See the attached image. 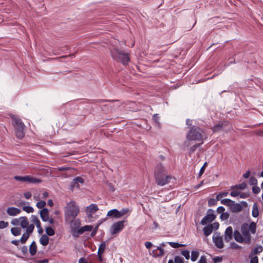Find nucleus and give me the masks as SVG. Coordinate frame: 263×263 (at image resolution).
I'll return each mask as SVG.
<instances>
[{
  "label": "nucleus",
  "instance_id": "nucleus-7",
  "mask_svg": "<svg viewBox=\"0 0 263 263\" xmlns=\"http://www.w3.org/2000/svg\"><path fill=\"white\" fill-rule=\"evenodd\" d=\"M221 203L229 206L231 210L233 212H240L243 206H247V203L245 201H242L240 203H236L229 198H225L222 200Z\"/></svg>",
  "mask_w": 263,
  "mask_h": 263
},
{
  "label": "nucleus",
  "instance_id": "nucleus-21",
  "mask_svg": "<svg viewBox=\"0 0 263 263\" xmlns=\"http://www.w3.org/2000/svg\"><path fill=\"white\" fill-rule=\"evenodd\" d=\"M227 125L226 121H220L215 124L212 127V130L213 133H217L222 130L223 126Z\"/></svg>",
  "mask_w": 263,
  "mask_h": 263
},
{
  "label": "nucleus",
  "instance_id": "nucleus-30",
  "mask_svg": "<svg viewBox=\"0 0 263 263\" xmlns=\"http://www.w3.org/2000/svg\"><path fill=\"white\" fill-rule=\"evenodd\" d=\"M258 210L256 203H254L252 208V215L254 217H257L258 216Z\"/></svg>",
  "mask_w": 263,
  "mask_h": 263
},
{
  "label": "nucleus",
  "instance_id": "nucleus-61",
  "mask_svg": "<svg viewBox=\"0 0 263 263\" xmlns=\"http://www.w3.org/2000/svg\"><path fill=\"white\" fill-rule=\"evenodd\" d=\"M153 246L152 243L150 241H146L145 242V246L147 249H149Z\"/></svg>",
  "mask_w": 263,
  "mask_h": 263
},
{
  "label": "nucleus",
  "instance_id": "nucleus-16",
  "mask_svg": "<svg viewBox=\"0 0 263 263\" xmlns=\"http://www.w3.org/2000/svg\"><path fill=\"white\" fill-rule=\"evenodd\" d=\"M234 239L239 243H245V238L238 230H235L233 233Z\"/></svg>",
  "mask_w": 263,
  "mask_h": 263
},
{
  "label": "nucleus",
  "instance_id": "nucleus-46",
  "mask_svg": "<svg viewBox=\"0 0 263 263\" xmlns=\"http://www.w3.org/2000/svg\"><path fill=\"white\" fill-rule=\"evenodd\" d=\"M181 254L184 256L186 259L190 258V252L187 250H182L181 251Z\"/></svg>",
  "mask_w": 263,
  "mask_h": 263
},
{
  "label": "nucleus",
  "instance_id": "nucleus-64",
  "mask_svg": "<svg viewBox=\"0 0 263 263\" xmlns=\"http://www.w3.org/2000/svg\"><path fill=\"white\" fill-rule=\"evenodd\" d=\"M36 263H49L48 260L47 259L38 260Z\"/></svg>",
  "mask_w": 263,
  "mask_h": 263
},
{
  "label": "nucleus",
  "instance_id": "nucleus-32",
  "mask_svg": "<svg viewBox=\"0 0 263 263\" xmlns=\"http://www.w3.org/2000/svg\"><path fill=\"white\" fill-rule=\"evenodd\" d=\"M203 142H201V143H196V144L192 146L189 150V155H191L193 154L196 150L198 147H199L202 144H203Z\"/></svg>",
  "mask_w": 263,
  "mask_h": 263
},
{
  "label": "nucleus",
  "instance_id": "nucleus-19",
  "mask_svg": "<svg viewBox=\"0 0 263 263\" xmlns=\"http://www.w3.org/2000/svg\"><path fill=\"white\" fill-rule=\"evenodd\" d=\"M164 254V251L161 247V246H158L156 249H154L152 251V253L151 254L154 257H158L162 256Z\"/></svg>",
  "mask_w": 263,
  "mask_h": 263
},
{
  "label": "nucleus",
  "instance_id": "nucleus-3",
  "mask_svg": "<svg viewBox=\"0 0 263 263\" xmlns=\"http://www.w3.org/2000/svg\"><path fill=\"white\" fill-rule=\"evenodd\" d=\"M111 58L118 62L122 64L127 65L130 60L129 54L125 51L121 50L118 48H114L110 51Z\"/></svg>",
  "mask_w": 263,
  "mask_h": 263
},
{
  "label": "nucleus",
  "instance_id": "nucleus-60",
  "mask_svg": "<svg viewBox=\"0 0 263 263\" xmlns=\"http://www.w3.org/2000/svg\"><path fill=\"white\" fill-rule=\"evenodd\" d=\"M210 225L213 226V230H217L218 229L219 224L218 222H214L213 224H211Z\"/></svg>",
  "mask_w": 263,
  "mask_h": 263
},
{
  "label": "nucleus",
  "instance_id": "nucleus-23",
  "mask_svg": "<svg viewBox=\"0 0 263 263\" xmlns=\"http://www.w3.org/2000/svg\"><path fill=\"white\" fill-rule=\"evenodd\" d=\"M107 216L112 218H120L119 211L115 209L111 210L108 212Z\"/></svg>",
  "mask_w": 263,
  "mask_h": 263
},
{
  "label": "nucleus",
  "instance_id": "nucleus-36",
  "mask_svg": "<svg viewBox=\"0 0 263 263\" xmlns=\"http://www.w3.org/2000/svg\"><path fill=\"white\" fill-rule=\"evenodd\" d=\"M168 243L173 248H178L185 246V245L179 243L178 242H168Z\"/></svg>",
  "mask_w": 263,
  "mask_h": 263
},
{
  "label": "nucleus",
  "instance_id": "nucleus-50",
  "mask_svg": "<svg viewBox=\"0 0 263 263\" xmlns=\"http://www.w3.org/2000/svg\"><path fill=\"white\" fill-rule=\"evenodd\" d=\"M46 205V202L44 201H40L36 203V206L39 209L43 208Z\"/></svg>",
  "mask_w": 263,
  "mask_h": 263
},
{
  "label": "nucleus",
  "instance_id": "nucleus-48",
  "mask_svg": "<svg viewBox=\"0 0 263 263\" xmlns=\"http://www.w3.org/2000/svg\"><path fill=\"white\" fill-rule=\"evenodd\" d=\"M21 219L20 217L19 218H14L12 220L11 223L13 226H18L20 224Z\"/></svg>",
  "mask_w": 263,
  "mask_h": 263
},
{
  "label": "nucleus",
  "instance_id": "nucleus-8",
  "mask_svg": "<svg viewBox=\"0 0 263 263\" xmlns=\"http://www.w3.org/2000/svg\"><path fill=\"white\" fill-rule=\"evenodd\" d=\"M16 180L20 181L22 182H27L29 183L37 184L42 182V180L31 176H16L14 177Z\"/></svg>",
  "mask_w": 263,
  "mask_h": 263
},
{
  "label": "nucleus",
  "instance_id": "nucleus-57",
  "mask_svg": "<svg viewBox=\"0 0 263 263\" xmlns=\"http://www.w3.org/2000/svg\"><path fill=\"white\" fill-rule=\"evenodd\" d=\"M160 117L158 114H154L153 116V120L156 123H158Z\"/></svg>",
  "mask_w": 263,
  "mask_h": 263
},
{
  "label": "nucleus",
  "instance_id": "nucleus-45",
  "mask_svg": "<svg viewBox=\"0 0 263 263\" xmlns=\"http://www.w3.org/2000/svg\"><path fill=\"white\" fill-rule=\"evenodd\" d=\"M229 194V192L228 191H223L219 193L218 194H217L215 197L216 198H222L223 197L227 196Z\"/></svg>",
  "mask_w": 263,
  "mask_h": 263
},
{
  "label": "nucleus",
  "instance_id": "nucleus-18",
  "mask_svg": "<svg viewBox=\"0 0 263 263\" xmlns=\"http://www.w3.org/2000/svg\"><path fill=\"white\" fill-rule=\"evenodd\" d=\"M84 182V180L81 177H76L73 181L71 182L70 186L71 188L77 187L79 188L80 186L79 183L83 184Z\"/></svg>",
  "mask_w": 263,
  "mask_h": 263
},
{
  "label": "nucleus",
  "instance_id": "nucleus-49",
  "mask_svg": "<svg viewBox=\"0 0 263 263\" xmlns=\"http://www.w3.org/2000/svg\"><path fill=\"white\" fill-rule=\"evenodd\" d=\"M9 223L5 221H0V229H3L8 227Z\"/></svg>",
  "mask_w": 263,
  "mask_h": 263
},
{
  "label": "nucleus",
  "instance_id": "nucleus-25",
  "mask_svg": "<svg viewBox=\"0 0 263 263\" xmlns=\"http://www.w3.org/2000/svg\"><path fill=\"white\" fill-rule=\"evenodd\" d=\"M213 231V230L212 225L208 224L203 229L204 235L206 236H209Z\"/></svg>",
  "mask_w": 263,
  "mask_h": 263
},
{
  "label": "nucleus",
  "instance_id": "nucleus-42",
  "mask_svg": "<svg viewBox=\"0 0 263 263\" xmlns=\"http://www.w3.org/2000/svg\"><path fill=\"white\" fill-rule=\"evenodd\" d=\"M26 228V232L28 233V234H29V235H30L33 232V231L34 229V226L33 224H31L30 225H28V226H27V227Z\"/></svg>",
  "mask_w": 263,
  "mask_h": 263
},
{
  "label": "nucleus",
  "instance_id": "nucleus-55",
  "mask_svg": "<svg viewBox=\"0 0 263 263\" xmlns=\"http://www.w3.org/2000/svg\"><path fill=\"white\" fill-rule=\"evenodd\" d=\"M75 55L74 54H69V55H63V56H61L59 58H55V59H65V58H66L67 57H70L71 58H74Z\"/></svg>",
  "mask_w": 263,
  "mask_h": 263
},
{
  "label": "nucleus",
  "instance_id": "nucleus-58",
  "mask_svg": "<svg viewBox=\"0 0 263 263\" xmlns=\"http://www.w3.org/2000/svg\"><path fill=\"white\" fill-rule=\"evenodd\" d=\"M224 210H225V209L222 206H220L217 209V212L218 213L222 214V213H224Z\"/></svg>",
  "mask_w": 263,
  "mask_h": 263
},
{
  "label": "nucleus",
  "instance_id": "nucleus-38",
  "mask_svg": "<svg viewBox=\"0 0 263 263\" xmlns=\"http://www.w3.org/2000/svg\"><path fill=\"white\" fill-rule=\"evenodd\" d=\"M199 256V252L197 251H193L191 253V260L195 261Z\"/></svg>",
  "mask_w": 263,
  "mask_h": 263
},
{
  "label": "nucleus",
  "instance_id": "nucleus-17",
  "mask_svg": "<svg viewBox=\"0 0 263 263\" xmlns=\"http://www.w3.org/2000/svg\"><path fill=\"white\" fill-rule=\"evenodd\" d=\"M233 229L232 227H228L224 232V240L227 242H229L233 238Z\"/></svg>",
  "mask_w": 263,
  "mask_h": 263
},
{
  "label": "nucleus",
  "instance_id": "nucleus-31",
  "mask_svg": "<svg viewBox=\"0 0 263 263\" xmlns=\"http://www.w3.org/2000/svg\"><path fill=\"white\" fill-rule=\"evenodd\" d=\"M106 247V244L104 241L102 242L99 246L98 250V255H100V254H102L104 252L105 249Z\"/></svg>",
  "mask_w": 263,
  "mask_h": 263
},
{
  "label": "nucleus",
  "instance_id": "nucleus-52",
  "mask_svg": "<svg viewBox=\"0 0 263 263\" xmlns=\"http://www.w3.org/2000/svg\"><path fill=\"white\" fill-rule=\"evenodd\" d=\"M230 248L232 249H239L241 247V246L238 245L237 243H236L234 242H232L230 243Z\"/></svg>",
  "mask_w": 263,
  "mask_h": 263
},
{
  "label": "nucleus",
  "instance_id": "nucleus-14",
  "mask_svg": "<svg viewBox=\"0 0 263 263\" xmlns=\"http://www.w3.org/2000/svg\"><path fill=\"white\" fill-rule=\"evenodd\" d=\"M213 240L215 245L219 249H221L223 247V242L222 237L219 234H214L213 236Z\"/></svg>",
  "mask_w": 263,
  "mask_h": 263
},
{
  "label": "nucleus",
  "instance_id": "nucleus-1",
  "mask_svg": "<svg viewBox=\"0 0 263 263\" xmlns=\"http://www.w3.org/2000/svg\"><path fill=\"white\" fill-rule=\"evenodd\" d=\"M189 130L186 134V138L189 141H201L206 139L204 137V131L203 129L196 125H193L189 127Z\"/></svg>",
  "mask_w": 263,
  "mask_h": 263
},
{
  "label": "nucleus",
  "instance_id": "nucleus-27",
  "mask_svg": "<svg viewBox=\"0 0 263 263\" xmlns=\"http://www.w3.org/2000/svg\"><path fill=\"white\" fill-rule=\"evenodd\" d=\"M40 242L44 246H47L49 243V237L48 236L45 234L42 235L40 239Z\"/></svg>",
  "mask_w": 263,
  "mask_h": 263
},
{
  "label": "nucleus",
  "instance_id": "nucleus-41",
  "mask_svg": "<svg viewBox=\"0 0 263 263\" xmlns=\"http://www.w3.org/2000/svg\"><path fill=\"white\" fill-rule=\"evenodd\" d=\"M249 183L251 185H255L257 184V180L255 177L252 176L249 178Z\"/></svg>",
  "mask_w": 263,
  "mask_h": 263
},
{
  "label": "nucleus",
  "instance_id": "nucleus-33",
  "mask_svg": "<svg viewBox=\"0 0 263 263\" xmlns=\"http://www.w3.org/2000/svg\"><path fill=\"white\" fill-rule=\"evenodd\" d=\"M263 250V247L261 246H257L254 248L252 254H257L261 252Z\"/></svg>",
  "mask_w": 263,
  "mask_h": 263
},
{
  "label": "nucleus",
  "instance_id": "nucleus-11",
  "mask_svg": "<svg viewBox=\"0 0 263 263\" xmlns=\"http://www.w3.org/2000/svg\"><path fill=\"white\" fill-rule=\"evenodd\" d=\"M124 221H120L114 223L110 229V233L111 235H115L121 232L124 228Z\"/></svg>",
  "mask_w": 263,
  "mask_h": 263
},
{
  "label": "nucleus",
  "instance_id": "nucleus-28",
  "mask_svg": "<svg viewBox=\"0 0 263 263\" xmlns=\"http://www.w3.org/2000/svg\"><path fill=\"white\" fill-rule=\"evenodd\" d=\"M36 248L35 242L32 241L29 247V252L32 256L34 255L36 253Z\"/></svg>",
  "mask_w": 263,
  "mask_h": 263
},
{
  "label": "nucleus",
  "instance_id": "nucleus-40",
  "mask_svg": "<svg viewBox=\"0 0 263 263\" xmlns=\"http://www.w3.org/2000/svg\"><path fill=\"white\" fill-rule=\"evenodd\" d=\"M31 221L36 224V226H40L41 224L40 220L35 215H32L31 216Z\"/></svg>",
  "mask_w": 263,
  "mask_h": 263
},
{
  "label": "nucleus",
  "instance_id": "nucleus-26",
  "mask_svg": "<svg viewBox=\"0 0 263 263\" xmlns=\"http://www.w3.org/2000/svg\"><path fill=\"white\" fill-rule=\"evenodd\" d=\"M21 222H20V226L21 227L25 229L29 225V222L28 220V219L26 217L23 216V217H20Z\"/></svg>",
  "mask_w": 263,
  "mask_h": 263
},
{
  "label": "nucleus",
  "instance_id": "nucleus-13",
  "mask_svg": "<svg viewBox=\"0 0 263 263\" xmlns=\"http://www.w3.org/2000/svg\"><path fill=\"white\" fill-rule=\"evenodd\" d=\"M65 221L70 224L71 234L73 235V232L77 231V230L80 228L79 227L81 224L80 220L79 219H76L75 218L71 220H65Z\"/></svg>",
  "mask_w": 263,
  "mask_h": 263
},
{
  "label": "nucleus",
  "instance_id": "nucleus-15",
  "mask_svg": "<svg viewBox=\"0 0 263 263\" xmlns=\"http://www.w3.org/2000/svg\"><path fill=\"white\" fill-rule=\"evenodd\" d=\"M216 218V216L212 213H209L204 216L201 221V224L205 225L206 224L213 221Z\"/></svg>",
  "mask_w": 263,
  "mask_h": 263
},
{
  "label": "nucleus",
  "instance_id": "nucleus-4",
  "mask_svg": "<svg viewBox=\"0 0 263 263\" xmlns=\"http://www.w3.org/2000/svg\"><path fill=\"white\" fill-rule=\"evenodd\" d=\"M256 231V224L254 222H251L249 224L243 223L240 227V231L242 235L245 238V243L250 244L251 240V236L250 232L252 234H255Z\"/></svg>",
  "mask_w": 263,
  "mask_h": 263
},
{
  "label": "nucleus",
  "instance_id": "nucleus-51",
  "mask_svg": "<svg viewBox=\"0 0 263 263\" xmlns=\"http://www.w3.org/2000/svg\"><path fill=\"white\" fill-rule=\"evenodd\" d=\"M174 261L175 263H184L183 259L179 256L175 257Z\"/></svg>",
  "mask_w": 263,
  "mask_h": 263
},
{
  "label": "nucleus",
  "instance_id": "nucleus-34",
  "mask_svg": "<svg viewBox=\"0 0 263 263\" xmlns=\"http://www.w3.org/2000/svg\"><path fill=\"white\" fill-rule=\"evenodd\" d=\"M30 235L28 233L25 232L20 239V241L22 243H25L28 239Z\"/></svg>",
  "mask_w": 263,
  "mask_h": 263
},
{
  "label": "nucleus",
  "instance_id": "nucleus-10",
  "mask_svg": "<svg viewBox=\"0 0 263 263\" xmlns=\"http://www.w3.org/2000/svg\"><path fill=\"white\" fill-rule=\"evenodd\" d=\"M84 118L82 115L79 116L77 115H69L67 117V122L71 126L79 124Z\"/></svg>",
  "mask_w": 263,
  "mask_h": 263
},
{
  "label": "nucleus",
  "instance_id": "nucleus-43",
  "mask_svg": "<svg viewBox=\"0 0 263 263\" xmlns=\"http://www.w3.org/2000/svg\"><path fill=\"white\" fill-rule=\"evenodd\" d=\"M252 192L254 194H258L260 192V189L257 185H253L252 188Z\"/></svg>",
  "mask_w": 263,
  "mask_h": 263
},
{
  "label": "nucleus",
  "instance_id": "nucleus-44",
  "mask_svg": "<svg viewBox=\"0 0 263 263\" xmlns=\"http://www.w3.org/2000/svg\"><path fill=\"white\" fill-rule=\"evenodd\" d=\"M23 210L28 213H32L34 211L33 208L30 206H25L23 208Z\"/></svg>",
  "mask_w": 263,
  "mask_h": 263
},
{
  "label": "nucleus",
  "instance_id": "nucleus-39",
  "mask_svg": "<svg viewBox=\"0 0 263 263\" xmlns=\"http://www.w3.org/2000/svg\"><path fill=\"white\" fill-rule=\"evenodd\" d=\"M45 230H46V233L47 235H48L50 236H52L54 235L55 234L54 230L51 227H47V228H46Z\"/></svg>",
  "mask_w": 263,
  "mask_h": 263
},
{
  "label": "nucleus",
  "instance_id": "nucleus-9",
  "mask_svg": "<svg viewBox=\"0 0 263 263\" xmlns=\"http://www.w3.org/2000/svg\"><path fill=\"white\" fill-rule=\"evenodd\" d=\"M155 178L157 184L161 186L164 185L165 184L171 182V180H173V181H174L175 180L174 178H172L168 175L159 176V175H156Z\"/></svg>",
  "mask_w": 263,
  "mask_h": 263
},
{
  "label": "nucleus",
  "instance_id": "nucleus-59",
  "mask_svg": "<svg viewBox=\"0 0 263 263\" xmlns=\"http://www.w3.org/2000/svg\"><path fill=\"white\" fill-rule=\"evenodd\" d=\"M215 202L216 200L215 199V198H210L208 202L209 206H212L214 205Z\"/></svg>",
  "mask_w": 263,
  "mask_h": 263
},
{
  "label": "nucleus",
  "instance_id": "nucleus-20",
  "mask_svg": "<svg viewBox=\"0 0 263 263\" xmlns=\"http://www.w3.org/2000/svg\"><path fill=\"white\" fill-rule=\"evenodd\" d=\"M165 170L162 164L161 163H159L155 168V177H156V175H159V176L165 175Z\"/></svg>",
  "mask_w": 263,
  "mask_h": 263
},
{
  "label": "nucleus",
  "instance_id": "nucleus-47",
  "mask_svg": "<svg viewBox=\"0 0 263 263\" xmlns=\"http://www.w3.org/2000/svg\"><path fill=\"white\" fill-rule=\"evenodd\" d=\"M101 109L105 112H107L110 110V106L107 104H104L102 106H100Z\"/></svg>",
  "mask_w": 263,
  "mask_h": 263
},
{
  "label": "nucleus",
  "instance_id": "nucleus-62",
  "mask_svg": "<svg viewBox=\"0 0 263 263\" xmlns=\"http://www.w3.org/2000/svg\"><path fill=\"white\" fill-rule=\"evenodd\" d=\"M198 263H206L205 257L204 256H201Z\"/></svg>",
  "mask_w": 263,
  "mask_h": 263
},
{
  "label": "nucleus",
  "instance_id": "nucleus-24",
  "mask_svg": "<svg viewBox=\"0 0 263 263\" xmlns=\"http://www.w3.org/2000/svg\"><path fill=\"white\" fill-rule=\"evenodd\" d=\"M40 216L43 221H47L49 219L48 211L46 208H43L40 211Z\"/></svg>",
  "mask_w": 263,
  "mask_h": 263
},
{
  "label": "nucleus",
  "instance_id": "nucleus-5",
  "mask_svg": "<svg viewBox=\"0 0 263 263\" xmlns=\"http://www.w3.org/2000/svg\"><path fill=\"white\" fill-rule=\"evenodd\" d=\"M248 187L247 183L243 182L241 183L232 185L230 187L232 192L230 193V195L233 197H236L239 196V197H249L251 194L250 191L247 192H241Z\"/></svg>",
  "mask_w": 263,
  "mask_h": 263
},
{
  "label": "nucleus",
  "instance_id": "nucleus-53",
  "mask_svg": "<svg viewBox=\"0 0 263 263\" xmlns=\"http://www.w3.org/2000/svg\"><path fill=\"white\" fill-rule=\"evenodd\" d=\"M229 214L228 213H223L221 214L220 218L222 220H225L228 219Z\"/></svg>",
  "mask_w": 263,
  "mask_h": 263
},
{
  "label": "nucleus",
  "instance_id": "nucleus-6",
  "mask_svg": "<svg viewBox=\"0 0 263 263\" xmlns=\"http://www.w3.org/2000/svg\"><path fill=\"white\" fill-rule=\"evenodd\" d=\"M79 208L75 202L72 201L68 203L66 206V211L65 213V220H71L74 219L79 213Z\"/></svg>",
  "mask_w": 263,
  "mask_h": 263
},
{
  "label": "nucleus",
  "instance_id": "nucleus-63",
  "mask_svg": "<svg viewBox=\"0 0 263 263\" xmlns=\"http://www.w3.org/2000/svg\"><path fill=\"white\" fill-rule=\"evenodd\" d=\"M79 263H88L87 260L83 258H80L79 260Z\"/></svg>",
  "mask_w": 263,
  "mask_h": 263
},
{
  "label": "nucleus",
  "instance_id": "nucleus-2",
  "mask_svg": "<svg viewBox=\"0 0 263 263\" xmlns=\"http://www.w3.org/2000/svg\"><path fill=\"white\" fill-rule=\"evenodd\" d=\"M12 124L14 128V132L16 137L19 139H22L25 135V126L22 120L17 116L12 115L10 116Z\"/></svg>",
  "mask_w": 263,
  "mask_h": 263
},
{
  "label": "nucleus",
  "instance_id": "nucleus-35",
  "mask_svg": "<svg viewBox=\"0 0 263 263\" xmlns=\"http://www.w3.org/2000/svg\"><path fill=\"white\" fill-rule=\"evenodd\" d=\"M88 211L90 213H95L98 210V206L95 204H91L87 207Z\"/></svg>",
  "mask_w": 263,
  "mask_h": 263
},
{
  "label": "nucleus",
  "instance_id": "nucleus-22",
  "mask_svg": "<svg viewBox=\"0 0 263 263\" xmlns=\"http://www.w3.org/2000/svg\"><path fill=\"white\" fill-rule=\"evenodd\" d=\"M21 210L14 207H10L7 209V213L10 216H15L21 213Z\"/></svg>",
  "mask_w": 263,
  "mask_h": 263
},
{
  "label": "nucleus",
  "instance_id": "nucleus-12",
  "mask_svg": "<svg viewBox=\"0 0 263 263\" xmlns=\"http://www.w3.org/2000/svg\"><path fill=\"white\" fill-rule=\"evenodd\" d=\"M93 227L92 226H85L80 228L77 230V231H74L73 233V236L76 238L78 237L80 235L83 234L85 232L91 231Z\"/></svg>",
  "mask_w": 263,
  "mask_h": 263
},
{
  "label": "nucleus",
  "instance_id": "nucleus-29",
  "mask_svg": "<svg viewBox=\"0 0 263 263\" xmlns=\"http://www.w3.org/2000/svg\"><path fill=\"white\" fill-rule=\"evenodd\" d=\"M21 229L18 227H14L11 229V232L12 234L15 236L21 235Z\"/></svg>",
  "mask_w": 263,
  "mask_h": 263
},
{
  "label": "nucleus",
  "instance_id": "nucleus-54",
  "mask_svg": "<svg viewBox=\"0 0 263 263\" xmlns=\"http://www.w3.org/2000/svg\"><path fill=\"white\" fill-rule=\"evenodd\" d=\"M250 255H251V254L250 255V257H251L250 263H258V259L257 256H255L253 257H251Z\"/></svg>",
  "mask_w": 263,
  "mask_h": 263
},
{
  "label": "nucleus",
  "instance_id": "nucleus-37",
  "mask_svg": "<svg viewBox=\"0 0 263 263\" xmlns=\"http://www.w3.org/2000/svg\"><path fill=\"white\" fill-rule=\"evenodd\" d=\"M115 100H106V99H97L94 100L92 101L91 103L93 104H101L106 102H113Z\"/></svg>",
  "mask_w": 263,
  "mask_h": 263
},
{
  "label": "nucleus",
  "instance_id": "nucleus-56",
  "mask_svg": "<svg viewBox=\"0 0 263 263\" xmlns=\"http://www.w3.org/2000/svg\"><path fill=\"white\" fill-rule=\"evenodd\" d=\"M128 211V209H122L121 210L119 211L120 213V217H121L123 215H124Z\"/></svg>",
  "mask_w": 263,
  "mask_h": 263
}]
</instances>
